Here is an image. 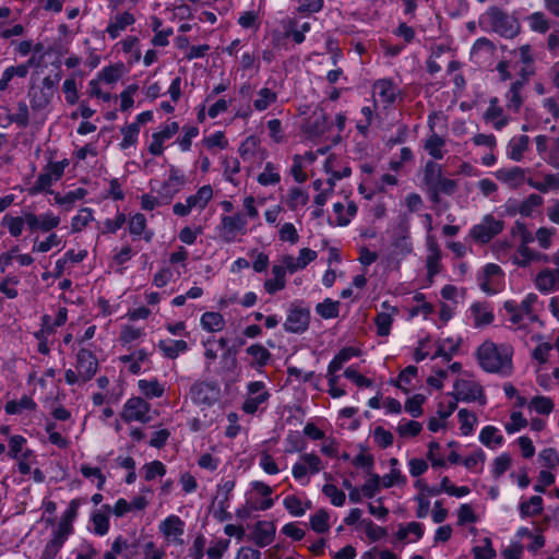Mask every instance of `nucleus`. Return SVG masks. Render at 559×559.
<instances>
[{
  "instance_id": "5fc2aeb1",
  "label": "nucleus",
  "mask_w": 559,
  "mask_h": 559,
  "mask_svg": "<svg viewBox=\"0 0 559 559\" xmlns=\"http://www.w3.org/2000/svg\"><path fill=\"white\" fill-rule=\"evenodd\" d=\"M203 330L209 332H217L223 330L225 325L224 318L218 312L209 311L201 316L200 320Z\"/></svg>"
},
{
  "instance_id": "423d86ee",
  "label": "nucleus",
  "mask_w": 559,
  "mask_h": 559,
  "mask_svg": "<svg viewBox=\"0 0 559 559\" xmlns=\"http://www.w3.org/2000/svg\"><path fill=\"white\" fill-rule=\"evenodd\" d=\"M121 418L126 423H150L152 420L151 405L142 397H130L126 401L123 405Z\"/></svg>"
},
{
  "instance_id": "7c9ffc66",
  "label": "nucleus",
  "mask_w": 559,
  "mask_h": 559,
  "mask_svg": "<svg viewBox=\"0 0 559 559\" xmlns=\"http://www.w3.org/2000/svg\"><path fill=\"white\" fill-rule=\"evenodd\" d=\"M157 346L163 356L168 359H176L189 350L188 343L183 340H160Z\"/></svg>"
},
{
  "instance_id": "603ef678",
  "label": "nucleus",
  "mask_w": 559,
  "mask_h": 559,
  "mask_svg": "<svg viewBox=\"0 0 559 559\" xmlns=\"http://www.w3.org/2000/svg\"><path fill=\"white\" fill-rule=\"evenodd\" d=\"M283 506L290 515L302 516L311 508V502H304L299 497L290 495L284 498Z\"/></svg>"
},
{
  "instance_id": "bf43d9fd",
  "label": "nucleus",
  "mask_w": 559,
  "mask_h": 559,
  "mask_svg": "<svg viewBox=\"0 0 559 559\" xmlns=\"http://www.w3.org/2000/svg\"><path fill=\"white\" fill-rule=\"evenodd\" d=\"M442 176V170L440 165L430 160L427 162L424 168V183L427 186L430 191L433 186L438 182L440 177Z\"/></svg>"
},
{
  "instance_id": "e2e57ef3",
  "label": "nucleus",
  "mask_w": 559,
  "mask_h": 559,
  "mask_svg": "<svg viewBox=\"0 0 559 559\" xmlns=\"http://www.w3.org/2000/svg\"><path fill=\"white\" fill-rule=\"evenodd\" d=\"M223 165V176L224 178L233 183L234 186H238L239 182L236 180V176L240 171V163L237 158H224L222 162Z\"/></svg>"
},
{
  "instance_id": "37998d69",
  "label": "nucleus",
  "mask_w": 559,
  "mask_h": 559,
  "mask_svg": "<svg viewBox=\"0 0 559 559\" xmlns=\"http://www.w3.org/2000/svg\"><path fill=\"white\" fill-rule=\"evenodd\" d=\"M138 388L141 394L146 399H158L165 393V386L157 379H141L138 381Z\"/></svg>"
},
{
  "instance_id": "473e14b6",
  "label": "nucleus",
  "mask_w": 559,
  "mask_h": 559,
  "mask_svg": "<svg viewBox=\"0 0 559 559\" xmlns=\"http://www.w3.org/2000/svg\"><path fill=\"white\" fill-rule=\"evenodd\" d=\"M543 204V198L536 193L530 194L521 203L508 204V211L511 214L519 213L522 216L528 217L533 212Z\"/></svg>"
},
{
  "instance_id": "69168bd1",
  "label": "nucleus",
  "mask_w": 559,
  "mask_h": 559,
  "mask_svg": "<svg viewBox=\"0 0 559 559\" xmlns=\"http://www.w3.org/2000/svg\"><path fill=\"white\" fill-rule=\"evenodd\" d=\"M1 225L8 228L12 237H20L25 226L23 216H12L9 214L2 217Z\"/></svg>"
},
{
  "instance_id": "20e7f679",
  "label": "nucleus",
  "mask_w": 559,
  "mask_h": 559,
  "mask_svg": "<svg viewBox=\"0 0 559 559\" xmlns=\"http://www.w3.org/2000/svg\"><path fill=\"white\" fill-rule=\"evenodd\" d=\"M28 95L33 119L36 123L43 124L46 120L45 110L49 106L53 96L52 82L48 78L44 79L43 86L32 90Z\"/></svg>"
},
{
  "instance_id": "b1692460",
  "label": "nucleus",
  "mask_w": 559,
  "mask_h": 559,
  "mask_svg": "<svg viewBox=\"0 0 559 559\" xmlns=\"http://www.w3.org/2000/svg\"><path fill=\"white\" fill-rule=\"evenodd\" d=\"M252 490L255 491L263 499L259 502H250L247 501L248 509L250 512L252 511H265L271 509L274 506V499L271 498L273 493V488L263 481H252L251 483Z\"/></svg>"
},
{
  "instance_id": "4d7b16f0",
  "label": "nucleus",
  "mask_w": 559,
  "mask_h": 559,
  "mask_svg": "<svg viewBox=\"0 0 559 559\" xmlns=\"http://www.w3.org/2000/svg\"><path fill=\"white\" fill-rule=\"evenodd\" d=\"M8 119L10 123H15L20 128H26L31 120V111L26 103L19 102L16 111L12 115H8Z\"/></svg>"
},
{
  "instance_id": "c9c22d12",
  "label": "nucleus",
  "mask_w": 559,
  "mask_h": 559,
  "mask_svg": "<svg viewBox=\"0 0 559 559\" xmlns=\"http://www.w3.org/2000/svg\"><path fill=\"white\" fill-rule=\"evenodd\" d=\"M424 147L433 159H442L447 153L445 140L433 130L425 140Z\"/></svg>"
},
{
  "instance_id": "6e6d98bb",
  "label": "nucleus",
  "mask_w": 559,
  "mask_h": 559,
  "mask_svg": "<svg viewBox=\"0 0 559 559\" xmlns=\"http://www.w3.org/2000/svg\"><path fill=\"white\" fill-rule=\"evenodd\" d=\"M358 356V350L353 347H345L341 349L330 361L328 366L329 372H337L342 369L344 364H346L353 357Z\"/></svg>"
},
{
  "instance_id": "f3484780",
  "label": "nucleus",
  "mask_w": 559,
  "mask_h": 559,
  "mask_svg": "<svg viewBox=\"0 0 559 559\" xmlns=\"http://www.w3.org/2000/svg\"><path fill=\"white\" fill-rule=\"evenodd\" d=\"M309 322L310 312L308 309L292 308L284 322V329L289 333L301 334L308 329Z\"/></svg>"
},
{
  "instance_id": "cd10ccee",
  "label": "nucleus",
  "mask_w": 559,
  "mask_h": 559,
  "mask_svg": "<svg viewBox=\"0 0 559 559\" xmlns=\"http://www.w3.org/2000/svg\"><path fill=\"white\" fill-rule=\"evenodd\" d=\"M535 286L543 294H549L559 289V269L542 270L536 275Z\"/></svg>"
},
{
  "instance_id": "f704fd0d",
  "label": "nucleus",
  "mask_w": 559,
  "mask_h": 559,
  "mask_svg": "<svg viewBox=\"0 0 559 559\" xmlns=\"http://www.w3.org/2000/svg\"><path fill=\"white\" fill-rule=\"evenodd\" d=\"M428 255L426 259V267L429 280L435 277L441 270V251L436 241L428 239Z\"/></svg>"
},
{
  "instance_id": "393cba45",
  "label": "nucleus",
  "mask_w": 559,
  "mask_h": 559,
  "mask_svg": "<svg viewBox=\"0 0 559 559\" xmlns=\"http://www.w3.org/2000/svg\"><path fill=\"white\" fill-rule=\"evenodd\" d=\"M179 130V124L175 121L167 123L159 131L152 134V141L148 151L152 155L158 156L164 151V142L171 139Z\"/></svg>"
},
{
  "instance_id": "ddd939ff",
  "label": "nucleus",
  "mask_w": 559,
  "mask_h": 559,
  "mask_svg": "<svg viewBox=\"0 0 559 559\" xmlns=\"http://www.w3.org/2000/svg\"><path fill=\"white\" fill-rule=\"evenodd\" d=\"M535 143L542 158L554 168L559 169V135L549 138L540 134L535 138Z\"/></svg>"
},
{
  "instance_id": "aec40b11",
  "label": "nucleus",
  "mask_w": 559,
  "mask_h": 559,
  "mask_svg": "<svg viewBox=\"0 0 559 559\" xmlns=\"http://www.w3.org/2000/svg\"><path fill=\"white\" fill-rule=\"evenodd\" d=\"M397 313L399 309L391 306L388 301L381 304V311H379L374 318L377 334L379 336L385 337L390 335L391 326Z\"/></svg>"
},
{
  "instance_id": "a19ab883",
  "label": "nucleus",
  "mask_w": 559,
  "mask_h": 559,
  "mask_svg": "<svg viewBox=\"0 0 559 559\" xmlns=\"http://www.w3.org/2000/svg\"><path fill=\"white\" fill-rule=\"evenodd\" d=\"M307 131L311 135H321L328 129V115L322 109H317L312 112L307 121Z\"/></svg>"
},
{
  "instance_id": "052dcab7",
  "label": "nucleus",
  "mask_w": 559,
  "mask_h": 559,
  "mask_svg": "<svg viewBox=\"0 0 559 559\" xmlns=\"http://www.w3.org/2000/svg\"><path fill=\"white\" fill-rule=\"evenodd\" d=\"M140 133L139 123H130L121 128L122 140L120 147L127 150L136 144Z\"/></svg>"
},
{
  "instance_id": "412c9836",
  "label": "nucleus",
  "mask_w": 559,
  "mask_h": 559,
  "mask_svg": "<svg viewBox=\"0 0 559 559\" xmlns=\"http://www.w3.org/2000/svg\"><path fill=\"white\" fill-rule=\"evenodd\" d=\"M185 183V175L178 168L170 167L168 178L158 191V197L168 203Z\"/></svg>"
},
{
  "instance_id": "09e8293b",
  "label": "nucleus",
  "mask_w": 559,
  "mask_h": 559,
  "mask_svg": "<svg viewBox=\"0 0 559 559\" xmlns=\"http://www.w3.org/2000/svg\"><path fill=\"white\" fill-rule=\"evenodd\" d=\"M333 211L337 216V224L340 226H347L356 215L357 206L353 201H348L346 206L341 202H336L333 204Z\"/></svg>"
},
{
  "instance_id": "680f3d73",
  "label": "nucleus",
  "mask_w": 559,
  "mask_h": 559,
  "mask_svg": "<svg viewBox=\"0 0 559 559\" xmlns=\"http://www.w3.org/2000/svg\"><path fill=\"white\" fill-rule=\"evenodd\" d=\"M94 219L93 210L91 207H82L79 213L71 219L72 233L81 231L90 222Z\"/></svg>"
},
{
  "instance_id": "9b49d317",
  "label": "nucleus",
  "mask_w": 559,
  "mask_h": 559,
  "mask_svg": "<svg viewBox=\"0 0 559 559\" xmlns=\"http://www.w3.org/2000/svg\"><path fill=\"white\" fill-rule=\"evenodd\" d=\"M400 94V87L389 79L377 80L372 85L374 105L381 104L383 107H388L396 100Z\"/></svg>"
},
{
  "instance_id": "dca6fc26",
  "label": "nucleus",
  "mask_w": 559,
  "mask_h": 559,
  "mask_svg": "<svg viewBox=\"0 0 559 559\" xmlns=\"http://www.w3.org/2000/svg\"><path fill=\"white\" fill-rule=\"evenodd\" d=\"M496 47L492 41L486 37L476 39L471 49V60L479 67L491 63Z\"/></svg>"
},
{
  "instance_id": "1a4fd4ad",
  "label": "nucleus",
  "mask_w": 559,
  "mask_h": 559,
  "mask_svg": "<svg viewBox=\"0 0 559 559\" xmlns=\"http://www.w3.org/2000/svg\"><path fill=\"white\" fill-rule=\"evenodd\" d=\"M185 527L186 523L175 514L168 515L158 525V530L162 533L165 542L168 545L175 546H182L185 544Z\"/></svg>"
},
{
  "instance_id": "de8ad7c7",
  "label": "nucleus",
  "mask_w": 559,
  "mask_h": 559,
  "mask_svg": "<svg viewBox=\"0 0 559 559\" xmlns=\"http://www.w3.org/2000/svg\"><path fill=\"white\" fill-rule=\"evenodd\" d=\"M272 278H269L264 282V288L270 295L284 289L286 285V274L284 273L282 266L274 264L272 266Z\"/></svg>"
},
{
  "instance_id": "bb28decb",
  "label": "nucleus",
  "mask_w": 559,
  "mask_h": 559,
  "mask_svg": "<svg viewBox=\"0 0 559 559\" xmlns=\"http://www.w3.org/2000/svg\"><path fill=\"white\" fill-rule=\"evenodd\" d=\"M135 17L132 13L124 11L110 17L106 33L110 39H116L127 27L133 25Z\"/></svg>"
},
{
  "instance_id": "3c124183",
  "label": "nucleus",
  "mask_w": 559,
  "mask_h": 559,
  "mask_svg": "<svg viewBox=\"0 0 559 559\" xmlns=\"http://www.w3.org/2000/svg\"><path fill=\"white\" fill-rule=\"evenodd\" d=\"M277 100V93L269 87H262L257 92L253 99V108L258 111L266 110L271 105Z\"/></svg>"
},
{
  "instance_id": "72a5a7b5",
  "label": "nucleus",
  "mask_w": 559,
  "mask_h": 559,
  "mask_svg": "<svg viewBox=\"0 0 559 559\" xmlns=\"http://www.w3.org/2000/svg\"><path fill=\"white\" fill-rule=\"evenodd\" d=\"M308 192L299 187L290 188L287 191V194L283 198V202L293 212H298L299 210H302L308 203Z\"/></svg>"
},
{
  "instance_id": "7ed1b4c3",
  "label": "nucleus",
  "mask_w": 559,
  "mask_h": 559,
  "mask_svg": "<svg viewBox=\"0 0 559 559\" xmlns=\"http://www.w3.org/2000/svg\"><path fill=\"white\" fill-rule=\"evenodd\" d=\"M479 25L484 31H491L504 38H513L520 33L516 17L497 7L489 8L479 16Z\"/></svg>"
},
{
  "instance_id": "13d9d810",
  "label": "nucleus",
  "mask_w": 559,
  "mask_h": 559,
  "mask_svg": "<svg viewBox=\"0 0 559 559\" xmlns=\"http://www.w3.org/2000/svg\"><path fill=\"white\" fill-rule=\"evenodd\" d=\"M36 403L32 397L23 395L19 401H9L5 404V412L10 415L21 414L23 411L35 409Z\"/></svg>"
},
{
  "instance_id": "8fccbe9b",
  "label": "nucleus",
  "mask_w": 559,
  "mask_h": 559,
  "mask_svg": "<svg viewBox=\"0 0 559 559\" xmlns=\"http://www.w3.org/2000/svg\"><path fill=\"white\" fill-rule=\"evenodd\" d=\"M528 141L527 135L511 139L507 146V156L514 162H520L527 150Z\"/></svg>"
},
{
  "instance_id": "4be33fe9",
  "label": "nucleus",
  "mask_w": 559,
  "mask_h": 559,
  "mask_svg": "<svg viewBox=\"0 0 559 559\" xmlns=\"http://www.w3.org/2000/svg\"><path fill=\"white\" fill-rule=\"evenodd\" d=\"M257 182L264 188L278 186L282 181V167L278 163L265 162L255 176Z\"/></svg>"
},
{
  "instance_id": "4c0bfd02",
  "label": "nucleus",
  "mask_w": 559,
  "mask_h": 559,
  "mask_svg": "<svg viewBox=\"0 0 559 559\" xmlns=\"http://www.w3.org/2000/svg\"><path fill=\"white\" fill-rule=\"evenodd\" d=\"M544 510V500L540 496H533L530 499L522 500L519 503V513L521 519H527L542 514Z\"/></svg>"
},
{
  "instance_id": "79ce46f5",
  "label": "nucleus",
  "mask_w": 559,
  "mask_h": 559,
  "mask_svg": "<svg viewBox=\"0 0 559 559\" xmlns=\"http://www.w3.org/2000/svg\"><path fill=\"white\" fill-rule=\"evenodd\" d=\"M246 353L252 358L251 366L257 369L266 366L272 357V354L259 343L247 347Z\"/></svg>"
},
{
  "instance_id": "6e6552de",
  "label": "nucleus",
  "mask_w": 559,
  "mask_h": 559,
  "mask_svg": "<svg viewBox=\"0 0 559 559\" xmlns=\"http://www.w3.org/2000/svg\"><path fill=\"white\" fill-rule=\"evenodd\" d=\"M504 223L501 219H497L495 216L487 214L483 217L480 223L473 226L471 229V237L480 242H489L496 235L503 230Z\"/></svg>"
},
{
  "instance_id": "774afa93",
  "label": "nucleus",
  "mask_w": 559,
  "mask_h": 559,
  "mask_svg": "<svg viewBox=\"0 0 559 559\" xmlns=\"http://www.w3.org/2000/svg\"><path fill=\"white\" fill-rule=\"evenodd\" d=\"M472 551L474 559H493L497 555L489 537H485L481 545L473 547Z\"/></svg>"
},
{
  "instance_id": "338daca9",
  "label": "nucleus",
  "mask_w": 559,
  "mask_h": 559,
  "mask_svg": "<svg viewBox=\"0 0 559 559\" xmlns=\"http://www.w3.org/2000/svg\"><path fill=\"white\" fill-rule=\"evenodd\" d=\"M528 407L537 414L549 415L554 411L555 405L550 397L537 395L531 400Z\"/></svg>"
},
{
  "instance_id": "c756f323",
  "label": "nucleus",
  "mask_w": 559,
  "mask_h": 559,
  "mask_svg": "<svg viewBox=\"0 0 559 559\" xmlns=\"http://www.w3.org/2000/svg\"><path fill=\"white\" fill-rule=\"evenodd\" d=\"M484 119L486 122L491 123L496 130H501L508 124L509 119L503 114L502 107L499 106L497 97H492L489 100V106L484 114Z\"/></svg>"
},
{
  "instance_id": "e433bc0d",
  "label": "nucleus",
  "mask_w": 559,
  "mask_h": 559,
  "mask_svg": "<svg viewBox=\"0 0 559 559\" xmlns=\"http://www.w3.org/2000/svg\"><path fill=\"white\" fill-rule=\"evenodd\" d=\"M214 191L211 185H204L198 189L194 194L189 195L188 202L192 210L203 211L213 199Z\"/></svg>"
},
{
  "instance_id": "f257e3e1",
  "label": "nucleus",
  "mask_w": 559,
  "mask_h": 559,
  "mask_svg": "<svg viewBox=\"0 0 559 559\" xmlns=\"http://www.w3.org/2000/svg\"><path fill=\"white\" fill-rule=\"evenodd\" d=\"M476 357L486 372L509 377L513 371V348L507 343L497 344L487 340L478 346Z\"/></svg>"
},
{
  "instance_id": "0e129e2a",
  "label": "nucleus",
  "mask_w": 559,
  "mask_h": 559,
  "mask_svg": "<svg viewBox=\"0 0 559 559\" xmlns=\"http://www.w3.org/2000/svg\"><path fill=\"white\" fill-rule=\"evenodd\" d=\"M145 335L143 328L126 324L122 326L119 341L123 345L132 344Z\"/></svg>"
},
{
  "instance_id": "0eeeda50",
  "label": "nucleus",
  "mask_w": 559,
  "mask_h": 559,
  "mask_svg": "<svg viewBox=\"0 0 559 559\" xmlns=\"http://www.w3.org/2000/svg\"><path fill=\"white\" fill-rule=\"evenodd\" d=\"M271 394L263 381H251L247 384V396L242 403V411L246 414H254L264 407Z\"/></svg>"
},
{
  "instance_id": "58836bf2",
  "label": "nucleus",
  "mask_w": 559,
  "mask_h": 559,
  "mask_svg": "<svg viewBox=\"0 0 559 559\" xmlns=\"http://www.w3.org/2000/svg\"><path fill=\"white\" fill-rule=\"evenodd\" d=\"M496 176L500 181L511 186L512 188H516L525 181V170L516 166L500 169L496 173Z\"/></svg>"
},
{
  "instance_id": "f03ea898",
  "label": "nucleus",
  "mask_w": 559,
  "mask_h": 559,
  "mask_svg": "<svg viewBox=\"0 0 559 559\" xmlns=\"http://www.w3.org/2000/svg\"><path fill=\"white\" fill-rule=\"evenodd\" d=\"M388 236L389 255L393 261L401 262L413 252L409 222L400 217L392 222L385 231Z\"/></svg>"
},
{
  "instance_id": "a211bd4d",
  "label": "nucleus",
  "mask_w": 559,
  "mask_h": 559,
  "mask_svg": "<svg viewBox=\"0 0 559 559\" xmlns=\"http://www.w3.org/2000/svg\"><path fill=\"white\" fill-rule=\"evenodd\" d=\"M502 270L499 265L489 263L484 267L483 276L479 278V286L489 294H497L500 289Z\"/></svg>"
},
{
  "instance_id": "ea45409f",
  "label": "nucleus",
  "mask_w": 559,
  "mask_h": 559,
  "mask_svg": "<svg viewBox=\"0 0 559 559\" xmlns=\"http://www.w3.org/2000/svg\"><path fill=\"white\" fill-rule=\"evenodd\" d=\"M479 441L489 449H497L504 442L503 436L495 426H485L479 432Z\"/></svg>"
},
{
  "instance_id": "49530a36",
  "label": "nucleus",
  "mask_w": 559,
  "mask_h": 559,
  "mask_svg": "<svg viewBox=\"0 0 559 559\" xmlns=\"http://www.w3.org/2000/svg\"><path fill=\"white\" fill-rule=\"evenodd\" d=\"M530 187L543 193L559 189V174H547L542 180L528 178L526 180Z\"/></svg>"
},
{
  "instance_id": "2eb2a0df",
  "label": "nucleus",
  "mask_w": 559,
  "mask_h": 559,
  "mask_svg": "<svg viewBox=\"0 0 559 559\" xmlns=\"http://www.w3.org/2000/svg\"><path fill=\"white\" fill-rule=\"evenodd\" d=\"M219 390L211 382H197L190 389L191 400L197 404L212 405L218 400Z\"/></svg>"
},
{
  "instance_id": "5701e85b",
  "label": "nucleus",
  "mask_w": 559,
  "mask_h": 559,
  "mask_svg": "<svg viewBox=\"0 0 559 559\" xmlns=\"http://www.w3.org/2000/svg\"><path fill=\"white\" fill-rule=\"evenodd\" d=\"M276 533V526L271 521H259L251 532V540L263 548L273 543Z\"/></svg>"
},
{
  "instance_id": "f8f14e48",
  "label": "nucleus",
  "mask_w": 559,
  "mask_h": 559,
  "mask_svg": "<svg viewBox=\"0 0 559 559\" xmlns=\"http://www.w3.org/2000/svg\"><path fill=\"white\" fill-rule=\"evenodd\" d=\"M536 301L537 295L530 293L520 304L515 300L504 301L503 308L509 314V320L514 324H519L525 317L532 316L533 306Z\"/></svg>"
},
{
  "instance_id": "864d4df0",
  "label": "nucleus",
  "mask_w": 559,
  "mask_h": 559,
  "mask_svg": "<svg viewBox=\"0 0 559 559\" xmlns=\"http://www.w3.org/2000/svg\"><path fill=\"white\" fill-rule=\"evenodd\" d=\"M86 194L87 191L84 188H78L75 190L67 192L64 195L56 193L55 202L58 205L63 206L66 211H70L73 207L74 203L76 201L84 199Z\"/></svg>"
},
{
  "instance_id": "a878e982",
  "label": "nucleus",
  "mask_w": 559,
  "mask_h": 559,
  "mask_svg": "<svg viewBox=\"0 0 559 559\" xmlns=\"http://www.w3.org/2000/svg\"><path fill=\"white\" fill-rule=\"evenodd\" d=\"M34 64V58L25 63L10 66L5 68L0 78V91H7L15 79H24L27 76L29 68Z\"/></svg>"
},
{
  "instance_id": "39448f33",
  "label": "nucleus",
  "mask_w": 559,
  "mask_h": 559,
  "mask_svg": "<svg viewBox=\"0 0 559 559\" xmlns=\"http://www.w3.org/2000/svg\"><path fill=\"white\" fill-rule=\"evenodd\" d=\"M322 469V461L314 453H304L292 467L293 477L302 486L309 484L308 475H316Z\"/></svg>"
},
{
  "instance_id": "c85d7f7f",
  "label": "nucleus",
  "mask_w": 559,
  "mask_h": 559,
  "mask_svg": "<svg viewBox=\"0 0 559 559\" xmlns=\"http://www.w3.org/2000/svg\"><path fill=\"white\" fill-rule=\"evenodd\" d=\"M471 318L475 328L489 325L493 319V309L487 302H475L469 308Z\"/></svg>"
},
{
  "instance_id": "4468645a",
  "label": "nucleus",
  "mask_w": 559,
  "mask_h": 559,
  "mask_svg": "<svg viewBox=\"0 0 559 559\" xmlns=\"http://www.w3.org/2000/svg\"><path fill=\"white\" fill-rule=\"evenodd\" d=\"M247 218L245 215L237 213L230 216H223L221 222L222 236L226 241H233L237 234L247 233Z\"/></svg>"
},
{
  "instance_id": "9d476101",
  "label": "nucleus",
  "mask_w": 559,
  "mask_h": 559,
  "mask_svg": "<svg viewBox=\"0 0 559 559\" xmlns=\"http://www.w3.org/2000/svg\"><path fill=\"white\" fill-rule=\"evenodd\" d=\"M454 396L456 401L478 402L480 405L486 404V396L483 386L474 380L460 379L454 383Z\"/></svg>"
},
{
  "instance_id": "2f4dec72",
  "label": "nucleus",
  "mask_w": 559,
  "mask_h": 559,
  "mask_svg": "<svg viewBox=\"0 0 559 559\" xmlns=\"http://www.w3.org/2000/svg\"><path fill=\"white\" fill-rule=\"evenodd\" d=\"M525 74H522L521 79L514 81L510 90L506 94L507 108L512 111H519L523 104L522 90L525 85Z\"/></svg>"
},
{
  "instance_id": "6ab92c4d",
  "label": "nucleus",
  "mask_w": 559,
  "mask_h": 559,
  "mask_svg": "<svg viewBox=\"0 0 559 559\" xmlns=\"http://www.w3.org/2000/svg\"><path fill=\"white\" fill-rule=\"evenodd\" d=\"M75 368L81 374L82 382L91 380L98 369V361L96 356L87 349H81L76 354Z\"/></svg>"
},
{
  "instance_id": "c03bdc74",
  "label": "nucleus",
  "mask_w": 559,
  "mask_h": 559,
  "mask_svg": "<svg viewBox=\"0 0 559 559\" xmlns=\"http://www.w3.org/2000/svg\"><path fill=\"white\" fill-rule=\"evenodd\" d=\"M311 24L308 21L299 23L297 20H289L285 26V35L292 37L296 44L305 40L306 33L310 32Z\"/></svg>"
},
{
  "instance_id": "a18cd8bd",
  "label": "nucleus",
  "mask_w": 559,
  "mask_h": 559,
  "mask_svg": "<svg viewBox=\"0 0 559 559\" xmlns=\"http://www.w3.org/2000/svg\"><path fill=\"white\" fill-rule=\"evenodd\" d=\"M424 535V525L418 522H409L406 525H401L396 532V537L400 540L417 542Z\"/></svg>"
}]
</instances>
